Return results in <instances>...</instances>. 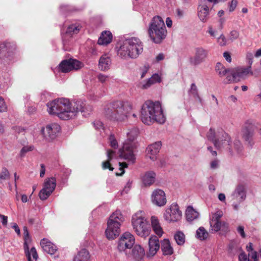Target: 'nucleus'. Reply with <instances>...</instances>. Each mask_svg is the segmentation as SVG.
Returning a JSON list of instances; mask_svg holds the SVG:
<instances>
[{
    "label": "nucleus",
    "instance_id": "obj_43",
    "mask_svg": "<svg viewBox=\"0 0 261 261\" xmlns=\"http://www.w3.org/2000/svg\"><path fill=\"white\" fill-rule=\"evenodd\" d=\"M10 177V173L8 169L6 168H3L0 173V182L3 180H7Z\"/></svg>",
    "mask_w": 261,
    "mask_h": 261
},
{
    "label": "nucleus",
    "instance_id": "obj_40",
    "mask_svg": "<svg viewBox=\"0 0 261 261\" xmlns=\"http://www.w3.org/2000/svg\"><path fill=\"white\" fill-rule=\"evenodd\" d=\"M174 238L176 244L179 246H182L185 243V235L182 231L176 232L174 235Z\"/></svg>",
    "mask_w": 261,
    "mask_h": 261
},
{
    "label": "nucleus",
    "instance_id": "obj_37",
    "mask_svg": "<svg viewBox=\"0 0 261 261\" xmlns=\"http://www.w3.org/2000/svg\"><path fill=\"white\" fill-rule=\"evenodd\" d=\"M195 236L197 239L204 241L208 238L209 233L203 227L201 226L197 229Z\"/></svg>",
    "mask_w": 261,
    "mask_h": 261
},
{
    "label": "nucleus",
    "instance_id": "obj_19",
    "mask_svg": "<svg viewBox=\"0 0 261 261\" xmlns=\"http://www.w3.org/2000/svg\"><path fill=\"white\" fill-rule=\"evenodd\" d=\"M246 193L245 187L243 185H239L231 194V199L239 203L245 200Z\"/></svg>",
    "mask_w": 261,
    "mask_h": 261
},
{
    "label": "nucleus",
    "instance_id": "obj_58",
    "mask_svg": "<svg viewBox=\"0 0 261 261\" xmlns=\"http://www.w3.org/2000/svg\"><path fill=\"white\" fill-rule=\"evenodd\" d=\"M223 56L225 59L228 62L230 63L231 62V57L230 54L228 52H224L223 53Z\"/></svg>",
    "mask_w": 261,
    "mask_h": 261
},
{
    "label": "nucleus",
    "instance_id": "obj_61",
    "mask_svg": "<svg viewBox=\"0 0 261 261\" xmlns=\"http://www.w3.org/2000/svg\"><path fill=\"white\" fill-rule=\"evenodd\" d=\"M41 170L40 173V176L42 177L44 176L45 172V167L44 164H42L40 165Z\"/></svg>",
    "mask_w": 261,
    "mask_h": 261
},
{
    "label": "nucleus",
    "instance_id": "obj_57",
    "mask_svg": "<svg viewBox=\"0 0 261 261\" xmlns=\"http://www.w3.org/2000/svg\"><path fill=\"white\" fill-rule=\"evenodd\" d=\"M219 166V161L217 160H215L211 162L210 164L211 168L212 169H215Z\"/></svg>",
    "mask_w": 261,
    "mask_h": 261
},
{
    "label": "nucleus",
    "instance_id": "obj_12",
    "mask_svg": "<svg viewBox=\"0 0 261 261\" xmlns=\"http://www.w3.org/2000/svg\"><path fill=\"white\" fill-rule=\"evenodd\" d=\"M254 132L253 124L248 121L244 124L241 132L242 139L249 148H251L254 143L253 141Z\"/></svg>",
    "mask_w": 261,
    "mask_h": 261
},
{
    "label": "nucleus",
    "instance_id": "obj_20",
    "mask_svg": "<svg viewBox=\"0 0 261 261\" xmlns=\"http://www.w3.org/2000/svg\"><path fill=\"white\" fill-rule=\"evenodd\" d=\"M149 251L147 254V257L154 256L160 248L159 239L155 236H151L148 241Z\"/></svg>",
    "mask_w": 261,
    "mask_h": 261
},
{
    "label": "nucleus",
    "instance_id": "obj_31",
    "mask_svg": "<svg viewBox=\"0 0 261 261\" xmlns=\"http://www.w3.org/2000/svg\"><path fill=\"white\" fill-rule=\"evenodd\" d=\"M107 155L108 160L102 163V167L103 169H109L110 170L113 171L114 168L111 166L110 162L113 158L116 157V152L112 150H108L107 152Z\"/></svg>",
    "mask_w": 261,
    "mask_h": 261
},
{
    "label": "nucleus",
    "instance_id": "obj_7",
    "mask_svg": "<svg viewBox=\"0 0 261 261\" xmlns=\"http://www.w3.org/2000/svg\"><path fill=\"white\" fill-rule=\"evenodd\" d=\"M139 134L137 128H133L128 129L127 132V139L123 143L122 148L119 149L120 156L125 160L134 162L136 158L134 154V148L136 144L134 142Z\"/></svg>",
    "mask_w": 261,
    "mask_h": 261
},
{
    "label": "nucleus",
    "instance_id": "obj_64",
    "mask_svg": "<svg viewBox=\"0 0 261 261\" xmlns=\"http://www.w3.org/2000/svg\"><path fill=\"white\" fill-rule=\"evenodd\" d=\"M60 9L63 11V12L71 10L69 6H61L60 7Z\"/></svg>",
    "mask_w": 261,
    "mask_h": 261
},
{
    "label": "nucleus",
    "instance_id": "obj_27",
    "mask_svg": "<svg viewBox=\"0 0 261 261\" xmlns=\"http://www.w3.org/2000/svg\"><path fill=\"white\" fill-rule=\"evenodd\" d=\"M111 64V60L107 55H102L99 60V68L103 71L109 69Z\"/></svg>",
    "mask_w": 261,
    "mask_h": 261
},
{
    "label": "nucleus",
    "instance_id": "obj_32",
    "mask_svg": "<svg viewBox=\"0 0 261 261\" xmlns=\"http://www.w3.org/2000/svg\"><path fill=\"white\" fill-rule=\"evenodd\" d=\"M132 254L136 260H139L144 256L145 252L140 245H136L133 248Z\"/></svg>",
    "mask_w": 261,
    "mask_h": 261
},
{
    "label": "nucleus",
    "instance_id": "obj_4",
    "mask_svg": "<svg viewBox=\"0 0 261 261\" xmlns=\"http://www.w3.org/2000/svg\"><path fill=\"white\" fill-rule=\"evenodd\" d=\"M143 43L138 38L126 39L118 50V55L123 59L137 58L143 51Z\"/></svg>",
    "mask_w": 261,
    "mask_h": 261
},
{
    "label": "nucleus",
    "instance_id": "obj_59",
    "mask_svg": "<svg viewBox=\"0 0 261 261\" xmlns=\"http://www.w3.org/2000/svg\"><path fill=\"white\" fill-rule=\"evenodd\" d=\"M0 218L2 219V223L4 226H6L8 223V217L5 215L0 214Z\"/></svg>",
    "mask_w": 261,
    "mask_h": 261
},
{
    "label": "nucleus",
    "instance_id": "obj_30",
    "mask_svg": "<svg viewBox=\"0 0 261 261\" xmlns=\"http://www.w3.org/2000/svg\"><path fill=\"white\" fill-rule=\"evenodd\" d=\"M90 255L88 251L86 249H81L74 256L73 261H88Z\"/></svg>",
    "mask_w": 261,
    "mask_h": 261
},
{
    "label": "nucleus",
    "instance_id": "obj_45",
    "mask_svg": "<svg viewBox=\"0 0 261 261\" xmlns=\"http://www.w3.org/2000/svg\"><path fill=\"white\" fill-rule=\"evenodd\" d=\"M109 141L110 143V145L112 147L116 149L118 147V144L117 141H116L114 135H111L109 137Z\"/></svg>",
    "mask_w": 261,
    "mask_h": 261
},
{
    "label": "nucleus",
    "instance_id": "obj_9",
    "mask_svg": "<svg viewBox=\"0 0 261 261\" xmlns=\"http://www.w3.org/2000/svg\"><path fill=\"white\" fill-rule=\"evenodd\" d=\"M124 218L120 211H116L111 215L108 221V227L106 230V235L109 239H114L120 232L121 223Z\"/></svg>",
    "mask_w": 261,
    "mask_h": 261
},
{
    "label": "nucleus",
    "instance_id": "obj_39",
    "mask_svg": "<svg viewBox=\"0 0 261 261\" xmlns=\"http://www.w3.org/2000/svg\"><path fill=\"white\" fill-rule=\"evenodd\" d=\"M24 250L28 260H32V261H36L37 260L38 256L36 249L34 247H32L30 250L29 248L28 249Z\"/></svg>",
    "mask_w": 261,
    "mask_h": 261
},
{
    "label": "nucleus",
    "instance_id": "obj_56",
    "mask_svg": "<svg viewBox=\"0 0 261 261\" xmlns=\"http://www.w3.org/2000/svg\"><path fill=\"white\" fill-rule=\"evenodd\" d=\"M244 227L243 226H239L237 228V231L240 234L241 236L244 238L246 237L245 233L244 232Z\"/></svg>",
    "mask_w": 261,
    "mask_h": 261
},
{
    "label": "nucleus",
    "instance_id": "obj_36",
    "mask_svg": "<svg viewBox=\"0 0 261 261\" xmlns=\"http://www.w3.org/2000/svg\"><path fill=\"white\" fill-rule=\"evenodd\" d=\"M161 81V79L160 75L158 74H154L150 78L148 79L145 84L142 85V88L143 89H147L151 85L156 83H160Z\"/></svg>",
    "mask_w": 261,
    "mask_h": 261
},
{
    "label": "nucleus",
    "instance_id": "obj_29",
    "mask_svg": "<svg viewBox=\"0 0 261 261\" xmlns=\"http://www.w3.org/2000/svg\"><path fill=\"white\" fill-rule=\"evenodd\" d=\"M161 249L164 255H170L173 253V249L168 239H164L161 242Z\"/></svg>",
    "mask_w": 261,
    "mask_h": 261
},
{
    "label": "nucleus",
    "instance_id": "obj_42",
    "mask_svg": "<svg viewBox=\"0 0 261 261\" xmlns=\"http://www.w3.org/2000/svg\"><path fill=\"white\" fill-rule=\"evenodd\" d=\"M210 224L212 231L217 232L221 230V221L210 219Z\"/></svg>",
    "mask_w": 261,
    "mask_h": 261
},
{
    "label": "nucleus",
    "instance_id": "obj_47",
    "mask_svg": "<svg viewBox=\"0 0 261 261\" xmlns=\"http://www.w3.org/2000/svg\"><path fill=\"white\" fill-rule=\"evenodd\" d=\"M253 55L252 53L248 52L246 54V61L248 64V66H251L253 63Z\"/></svg>",
    "mask_w": 261,
    "mask_h": 261
},
{
    "label": "nucleus",
    "instance_id": "obj_1",
    "mask_svg": "<svg viewBox=\"0 0 261 261\" xmlns=\"http://www.w3.org/2000/svg\"><path fill=\"white\" fill-rule=\"evenodd\" d=\"M85 105L81 100L70 102L68 99L60 98L48 102L47 107L50 114L57 115L60 119L67 120L73 118L78 112H84Z\"/></svg>",
    "mask_w": 261,
    "mask_h": 261
},
{
    "label": "nucleus",
    "instance_id": "obj_44",
    "mask_svg": "<svg viewBox=\"0 0 261 261\" xmlns=\"http://www.w3.org/2000/svg\"><path fill=\"white\" fill-rule=\"evenodd\" d=\"M223 212L221 211H217L216 213H213L211 217V220L220 221L221 218L223 216Z\"/></svg>",
    "mask_w": 261,
    "mask_h": 261
},
{
    "label": "nucleus",
    "instance_id": "obj_52",
    "mask_svg": "<svg viewBox=\"0 0 261 261\" xmlns=\"http://www.w3.org/2000/svg\"><path fill=\"white\" fill-rule=\"evenodd\" d=\"M221 230L227 232L229 231V225L225 221H221Z\"/></svg>",
    "mask_w": 261,
    "mask_h": 261
},
{
    "label": "nucleus",
    "instance_id": "obj_10",
    "mask_svg": "<svg viewBox=\"0 0 261 261\" xmlns=\"http://www.w3.org/2000/svg\"><path fill=\"white\" fill-rule=\"evenodd\" d=\"M248 74L253 75L251 66L240 67L232 69L231 75L227 76V82H237L241 80H245Z\"/></svg>",
    "mask_w": 261,
    "mask_h": 261
},
{
    "label": "nucleus",
    "instance_id": "obj_11",
    "mask_svg": "<svg viewBox=\"0 0 261 261\" xmlns=\"http://www.w3.org/2000/svg\"><path fill=\"white\" fill-rule=\"evenodd\" d=\"M135 243V238L129 232H124L118 242L117 249L119 252H124L127 254V250L132 248Z\"/></svg>",
    "mask_w": 261,
    "mask_h": 261
},
{
    "label": "nucleus",
    "instance_id": "obj_33",
    "mask_svg": "<svg viewBox=\"0 0 261 261\" xmlns=\"http://www.w3.org/2000/svg\"><path fill=\"white\" fill-rule=\"evenodd\" d=\"M240 261H258L256 252L248 253L247 256L245 252H242L239 256Z\"/></svg>",
    "mask_w": 261,
    "mask_h": 261
},
{
    "label": "nucleus",
    "instance_id": "obj_28",
    "mask_svg": "<svg viewBox=\"0 0 261 261\" xmlns=\"http://www.w3.org/2000/svg\"><path fill=\"white\" fill-rule=\"evenodd\" d=\"M151 226L154 233L159 237H161L163 233V229L160 225L159 220L155 216L151 218Z\"/></svg>",
    "mask_w": 261,
    "mask_h": 261
},
{
    "label": "nucleus",
    "instance_id": "obj_55",
    "mask_svg": "<svg viewBox=\"0 0 261 261\" xmlns=\"http://www.w3.org/2000/svg\"><path fill=\"white\" fill-rule=\"evenodd\" d=\"M239 32L237 31L233 30L230 33V39L233 40L237 39L239 37Z\"/></svg>",
    "mask_w": 261,
    "mask_h": 261
},
{
    "label": "nucleus",
    "instance_id": "obj_14",
    "mask_svg": "<svg viewBox=\"0 0 261 261\" xmlns=\"http://www.w3.org/2000/svg\"><path fill=\"white\" fill-rule=\"evenodd\" d=\"M56 185V179L55 177L46 178L44 181L43 188L39 193L40 199L42 200L47 199L55 190Z\"/></svg>",
    "mask_w": 261,
    "mask_h": 261
},
{
    "label": "nucleus",
    "instance_id": "obj_15",
    "mask_svg": "<svg viewBox=\"0 0 261 261\" xmlns=\"http://www.w3.org/2000/svg\"><path fill=\"white\" fill-rule=\"evenodd\" d=\"M83 66V64L76 60L70 58L63 60L59 65V68L62 72L66 73L73 70H78Z\"/></svg>",
    "mask_w": 261,
    "mask_h": 261
},
{
    "label": "nucleus",
    "instance_id": "obj_17",
    "mask_svg": "<svg viewBox=\"0 0 261 261\" xmlns=\"http://www.w3.org/2000/svg\"><path fill=\"white\" fill-rule=\"evenodd\" d=\"M194 55L190 58L191 64L197 66L204 62L207 57L208 51L202 47H197L194 49Z\"/></svg>",
    "mask_w": 261,
    "mask_h": 261
},
{
    "label": "nucleus",
    "instance_id": "obj_48",
    "mask_svg": "<svg viewBox=\"0 0 261 261\" xmlns=\"http://www.w3.org/2000/svg\"><path fill=\"white\" fill-rule=\"evenodd\" d=\"M34 148V147L33 146H24L20 151V155L21 156H24V154L30 151H32Z\"/></svg>",
    "mask_w": 261,
    "mask_h": 261
},
{
    "label": "nucleus",
    "instance_id": "obj_13",
    "mask_svg": "<svg viewBox=\"0 0 261 261\" xmlns=\"http://www.w3.org/2000/svg\"><path fill=\"white\" fill-rule=\"evenodd\" d=\"M61 130L60 126L57 123H52L42 127L41 134L45 140L51 141L54 140Z\"/></svg>",
    "mask_w": 261,
    "mask_h": 261
},
{
    "label": "nucleus",
    "instance_id": "obj_49",
    "mask_svg": "<svg viewBox=\"0 0 261 261\" xmlns=\"http://www.w3.org/2000/svg\"><path fill=\"white\" fill-rule=\"evenodd\" d=\"M7 107L5 103L4 99L0 96V112L6 111Z\"/></svg>",
    "mask_w": 261,
    "mask_h": 261
},
{
    "label": "nucleus",
    "instance_id": "obj_2",
    "mask_svg": "<svg viewBox=\"0 0 261 261\" xmlns=\"http://www.w3.org/2000/svg\"><path fill=\"white\" fill-rule=\"evenodd\" d=\"M207 137L212 141L216 148L220 149L225 148L229 150L231 154H233V149L237 153L241 155L243 150V146L239 140H235L233 144H230V138L222 129H218L215 131L213 128H210L207 134Z\"/></svg>",
    "mask_w": 261,
    "mask_h": 261
},
{
    "label": "nucleus",
    "instance_id": "obj_3",
    "mask_svg": "<svg viewBox=\"0 0 261 261\" xmlns=\"http://www.w3.org/2000/svg\"><path fill=\"white\" fill-rule=\"evenodd\" d=\"M141 118L142 122L147 125H150L155 121L163 124L166 120L161 103L150 100L145 101L142 106Z\"/></svg>",
    "mask_w": 261,
    "mask_h": 261
},
{
    "label": "nucleus",
    "instance_id": "obj_23",
    "mask_svg": "<svg viewBox=\"0 0 261 261\" xmlns=\"http://www.w3.org/2000/svg\"><path fill=\"white\" fill-rule=\"evenodd\" d=\"M215 70L218 74L221 76H226V81L224 82L228 83L227 76L231 75L232 69L226 68L222 63H217L216 66Z\"/></svg>",
    "mask_w": 261,
    "mask_h": 261
},
{
    "label": "nucleus",
    "instance_id": "obj_6",
    "mask_svg": "<svg viewBox=\"0 0 261 261\" xmlns=\"http://www.w3.org/2000/svg\"><path fill=\"white\" fill-rule=\"evenodd\" d=\"M129 105L121 101H116L108 105L105 109L106 117L117 121L125 120L128 116Z\"/></svg>",
    "mask_w": 261,
    "mask_h": 261
},
{
    "label": "nucleus",
    "instance_id": "obj_60",
    "mask_svg": "<svg viewBox=\"0 0 261 261\" xmlns=\"http://www.w3.org/2000/svg\"><path fill=\"white\" fill-rule=\"evenodd\" d=\"M119 166H120V170L121 171H122L121 173L120 174V175H121L124 172L123 168H127V164L126 163H119Z\"/></svg>",
    "mask_w": 261,
    "mask_h": 261
},
{
    "label": "nucleus",
    "instance_id": "obj_5",
    "mask_svg": "<svg viewBox=\"0 0 261 261\" xmlns=\"http://www.w3.org/2000/svg\"><path fill=\"white\" fill-rule=\"evenodd\" d=\"M148 34L151 40L156 44L161 43L167 36V30L161 17L156 16L149 23Z\"/></svg>",
    "mask_w": 261,
    "mask_h": 261
},
{
    "label": "nucleus",
    "instance_id": "obj_54",
    "mask_svg": "<svg viewBox=\"0 0 261 261\" xmlns=\"http://www.w3.org/2000/svg\"><path fill=\"white\" fill-rule=\"evenodd\" d=\"M97 79L99 82L104 83L108 80V76L103 74H99L97 76Z\"/></svg>",
    "mask_w": 261,
    "mask_h": 261
},
{
    "label": "nucleus",
    "instance_id": "obj_34",
    "mask_svg": "<svg viewBox=\"0 0 261 261\" xmlns=\"http://www.w3.org/2000/svg\"><path fill=\"white\" fill-rule=\"evenodd\" d=\"M186 216L187 220L189 222H191L198 218L199 213L193 207L189 206L186 210Z\"/></svg>",
    "mask_w": 261,
    "mask_h": 261
},
{
    "label": "nucleus",
    "instance_id": "obj_38",
    "mask_svg": "<svg viewBox=\"0 0 261 261\" xmlns=\"http://www.w3.org/2000/svg\"><path fill=\"white\" fill-rule=\"evenodd\" d=\"M11 46L10 43L0 44V58H7L9 56Z\"/></svg>",
    "mask_w": 261,
    "mask_h": 261
},
{
    "label": "nucleus",
    "instance_id": "obj_18",
    "mask_svg": "<svg viewBox=\"0 0 261 261\" xmlns=\"http://www.w3.org/2000/svg\"><path fill=\"white\" fill-rule=\"evenodd\" d=\"M151 200L153 204L160 207L164 206L167 203L165 193L162 190L159 189L152 192Z\"/></svg>",
    "mask_w": 261,
    "mask_h": 261
},
{
    "label": "nucleus",
    "instance_id": "obj_21",
    "mask_svg": "<svg viewBox=\"0 0 261 261\" xmlns=\"http://www.w3.org/2000/svg\"><path fill=\"white\" fill-rule=\"evenodd\" d=\"M162 143L160 141L149 145L146 150L147 156L152 161L155 160L156 154L159 152Z\"/></svg>",
    "mask_w": 261,
    "mask_h": 261
},
{
    "label": "nucleus",
    "instance_id": "obj_53",
    "mask_svg": "<svg viewBox=\"0 0 261 261\" xmlns=\"http://www.w3.org/2000/svg\"><path fill=\"white\" fill-rule=\"evenodd\" d=\"M93 125L95 129L100 130L103 129V123L101 121L99 120L95 121L93 122Z\"/></svg>",
    "mask_w": 261,
    "mask_h": 261
},
{
    "label": "nucleus",
    "instance_id": "obj_41",
    "mask_svg": "<svg viewBox=\"0 0 261 261\" xmlns=\"http://www.w3.org/2000/svg\"><path fill=\"white\" fill-rule=\"evenodd\" d=\"M189 94L192 95L195 99H198L200 102L201 101V98L198 94V88L194 83H192L191 85V87L189 90Z\"/></svg>",
    "mask_w": 261,
    "mask_h": 261
},
{
    "label": "nucleus",
    "instance_id": "obj_63",
    "mask_svg": "<svg viewBox=\"0 0 261 261\" xmlns=\"http://www.w3.org/2000/svg\"><path fill=\"white\" fill-rule=\"evenodd\" d=\"M166 25L168 28H171L172 25V21L170 17H167L166 20Z\"/></svg>",
    "mask_w": 261,
    "mask_h": 261
},
{
    "label": "nucleus",
    "instance_id": "obj_8",
    "mask_svg": "<svg viewBox=\"0 0 261 261\" xmlns=\"http://www.w3.org/2000/svg\"><path fill=\"white\" fill-rule=\"evenodd\" d=\"M131 223L138 236L146 238L150 234V225L144 211H139L135 213L132 217Z\"/></svg>",
    "mask_w": 261,
    "mask_h": 261
},
{
    "label": "nucleus",
    "instance_id": "obj_22",
    "mask_svg": "<svg viewBox=\"0 0 261 261\" xmlns=\"http://www.w3.org/2000/svg\"><path fill=\"white\" fill-rule=\"evenodd\" d=\"M40 245L44 252L51 255L54 254L57 251V246L46 239L41 240Z\"/></svg>",
    "mask_w": 261,
    "mask_h": 261
},
{
    "label": "nucleus",
    "instance_id": "obj_62",
    "mask_svg": "<svg viewBox=\"0 0 261 261\" xmlns=\"http://www.w3.org/2000/svg\"><path fill=\"white\" fill-rule=\"evenodd\" d=\"M165 58V56L163 53H160L156 57V60L158 62H159L160 61H162L164 60Z\"/></svg>",
    "mask_w": 261,
    "mask_h": 261
},
{
    "label": "nucleus",
    "instance_id": "obj_16",
    "mask_svg": "<svg viewBox=\"0 0 261 261\" xmlns=\"http://www.w3.org/2000/svg\"><path fill=\"white\" fill-rule=\"evenodd\" d=\"M165 220L168 222H176L181 217V212L179 210L178 205L175 203H172L169 207L166 209L164 215Z\"/></svg>",
    "mask_w": 261,
    "mask_h": 261
},
{
    "label": "nucleus",
    "instance_id": "obj_51",
    "mask_svg": "<svg viewBox=\"0 0 261 261\" xmlns=\"http://www.w3.org/2000/svg\"><path fill=\"white\" fill-rule=\"evenodd\" d=\"M238 4L237 0H232L229 5V10L230 12H232L236 9Z\"/></svg>",
    "mask_w": 261,
    "mask_h": 261
},
{
    "label": "nucleus",
    "instance_id": "obj_25",
    "mask_svg": "<svg viewBox=\"0 0 261 261\" xmlns=\"http://www.w3.org/2000/svg\"><path fill=\"white\" fill-rule=\"evenodd\" d=\"M156 179V173L153 171L146 172L142 177L143 184L145 186H150L153 184Z\"/></svg>",
    "mask_w": 261,
    "mask_h": 261
},
{
    "label": "nucleus",
    "instance_id": "obj_46",
    "mask_svg": "<svg viewBox=\"0 0 261 261\" xmlns=\"http://www.w3.org/2000/svg\"><path fill=\"white\" fill-rule=\"evenodd\" d=\"M218 42L220 45L225 46L227 44V39L223 34H221L218 38Z\"/></svg>",
    "mask_w": 261,
    "mask_h": 261
},
{
    "label": "nucleus",
    "instance_id": "obj_50",
    "mask_svg": "<svg viewBox=\"0 0 261 261\" xmlns=\"http://www.w3.org/2000/svg\"><path fill=\"white\" fill-rule=\"evenodd\" d=\"M31 242V238L30 236L28 237H24V244L23 247L24 250L28 249L29 248V244Z\"/></svg>",
    "mask_w": 261,
    "mask_h": 261
},
{
    "label": "nucleus",
    "instance_id": "obj_26",
    "mask_svg": "<svg viewBox=\"0 0 261 261\" xmlns=\"http://www.w3.org/2000/svg\"><path fill=\"white\" fill-rule=\"evenodd\" d=\"M112 38V34L110 31H103L99 38L98 43L100 45H107L111 42Z\"/></svg>",
    "mask_w": 261,
    "mask_h": 261
},
{
    "label": "nucleus",
    "instance_id": "obj_35",
    "mask_svg": "<svg viewBox=\"0 0 261 261\" xmlns=\"http://www.w3.org/2000/svg\"><path fill=\"white\" fill-rule=\"evenodd\" d=\"M82 26L78 23H72L69 25L66 32V35L71 36L73 35L77 34L80 30Z\"/></svg>",
    "mask_w": 261,
    "mask_h": 261
},
{
    "label": "nucleus",
    "instance_id": "obj_24",
    "mask_svg": "<svg viewBox=\"0 0 261 261\" xmlns=\"http://www.w3.org/2000/svg\"><path fill=\"white\" fill-rule=\"evenodd\" d=\"M198 16L203 22H206L209 17V8L206 5H199L197 8Z\"/></svg>",
    "mask_w": 261,
    "mask_h": 261
}]
</instances>
